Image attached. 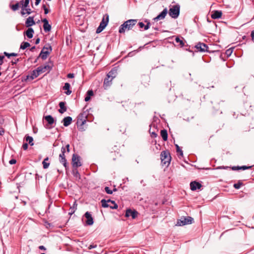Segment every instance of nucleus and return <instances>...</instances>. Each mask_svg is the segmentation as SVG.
<instances>
[{
	"mask_svg": "<svg viewBox=\"0 0 254 254\" xmlns=\"http://www.w3.org/2000/svg\"><path fill=\"white\" fill-rule=\"evenodd\" d=\"M193 221V219L190 216L183 217L177 221V225L178 226H184L187 224H191Z\"/></svg>",
	"mask_w": 254,
	"mask_h": 254,
	"instance_id": "nucleus-7",
	"label": "nucleus"
},
{
	"mask_svg": "<svg viewBox=\"0 0 254 254\" xmlns=\"http://www.w3.org/2000/svg\"><path fill=\"white\" fill-rule=\"evenodd\" d=\"M137 214L138 212L137 211L128 209L126 210L125 216L127 217L131 216L132 219H134L137 217Z\"/></svg>",
	"mask_w": 254,
	"mask_h": 254,
	"instance_id": "nucleus-14",
	"label": "nucleus"
},
{
	"mask_svg": "<svg viewBox=\"0 0 254 254\" xmlns=\"http://www.w3.org/2000/svg\"><path fill=\"white\" fill-rule=\"evenodd\" d=\"M16 163V160L14 159H12L10 160H9V163L11 165L14 164Z\"/></svg>",
	"mask_w": 254,
	"mask_h": 254,
	"instance_id": "nucleus-49",
	"label": "nucleus"
},
{
	"mask_svg": "<svg viewBox=\"0 0 254 254\" xmlns=\"http://www.w3.org/2000/svg\"><path fill=\"white\" fill-rule=\"evenodd\" d=\"M60 162L63 164L65 169L67 168V162L65 157V155L63 153H61L59 155Z\"/></svg>",
	"mask_w": 254,
	"mask_h": 254,
	"instance_id": "nucleus-20",
	"label": "nucleus"
},
{
	"mask_svg": "<svg viewBox=\"0 0 254 254\" xmlns=\"http://www.w3.org/2000/svg\"><path fill=\"white\" fill-rule=\"evenodd\" d=\"M45 120L48 122V124L50 126V127L47 126V128H50L51 127H54V126L53 125L55 123V120L54 118L51 115H48L44 117Z\"/></svg>",
	"mask_w": 254,
	"mask_h": 254,
	"instance_id": "nucleus-16",
	"label": "nucleus"
},
{
	"mask_svg": "<svg viewBox=\"0 0 254 254\" xmlns=\"http://www.w3.org/2000/svg\"><path fill=\"white\" fill-rule=\"evenodd\" d=\"M41 0H36L35 5H38L40 3Z\"/></svg>",
	"mask_w": 254,
	"mask_h": 254,
	"instance_id": "nucleus-64",
	"label": "nucleus"
},
{
	"mask_svg": "<svg viewBox=\"0 0 254 254\" xmlns=\"http://www.w3.org/2000/svg\"><path fill=\"white\" fill-rule=\"evenodd\" d=\"M194 47L196 49L197 51H199L200 52H205L208 51V46L203 43L198 42L194 46Z\"/></svg>",
	"mask_w": 254,
	"mask_h": 254,
	"instance_id": "nucleus-10",
	"label": "nucleus"
},
{
	"mask_svg": "<svg viewBox=\"0 0 254 254\" xmlns=\"http://www.w3.org/2000/svg\"><path fill=\"white\" fill-rule=\"evenodd\" d=\"M59 107L60 109L58 111L61 114H63L66 111L67 108L65 106V103L64 102H60L59 103Z\"/></svg>",
	"mask_w": 254,
	"mask_h": 254,
	"instance_id": "nucleus-21",
	"label": "nucleus"
},
{
	"mask_svg": "<svg viewBox=\"0 0 254 254\" xmlns=\"http://www.w3.org/2000/svg\"><path fill=\"white\" fill-rule=\"evenodd\" d=\"M19 61V59H17V60H16L15 61H11V64L12 65H14V64H16V63Z\"/></svg>",
	"mask_w": 254,
	"mask_h": 254,
	"instance_id": "nucleus-51",
	"label": "nucleus"
},
{
	"mask_svg": "<svg viewBox=\"0 0 254 254\" xmlns=\"http://www.w3.org/2000/svg\"><path fill=\"white\" fill-rule=\"evenodd\" d=\"M4 131L3 128H0V135H2L4 133Z\"/></svg>",
	"mask_w": 254,
	"mask_h": 254,
	"instance_id": "nucleus-59",
	"label": "nucleus"
},
{
	"mask_svg": "<svg viewBox=\"0 0 254 254\" xmlns=\"http://www.w3.org/2000/svg\"><path fill=\"white\" fill-rule=\"evenodd\" d=\"M65 147H63L61 149V153H63L64 154L65 152Z\"/></svg>",
	"mask_w": 254,
	"mask_h": 254,
	"instance_id": "nucleus-54",
	"label": "nucleus"
},
{
	"mask_svg": "<svg viewBox=\"0 0 254 254\" xmlns=\"http://www.w3.org/2000/svg\"><path fill=\"white\" fill-rule=\"evenodd\" d=\"M144 22L146 23V24L144 26V30H146L150 28V22L149 20L146 19Z\"/></svg>",
	"mask_w": 254,
	"mask_h": 254,
	"instance_id": "nucleus-39",
	"label": "nucleus"
},
{
	"mask_svg": "<svg viewBox=\"0 0 254 254\" xmlns=\"http://www.w3.org/2000/svg\"><path fill=\"white\" fill-rule=\"evenodd\" d=\"M10 8L14 11L18 10V9L19 7V3L18 2H17L15 4H10L9 5Z\"/></svg>",
	"mask_w": 254,
	"mask_h": 254,
	"instance_id": "nucleus-34",
	"label": "nucleus"
},
{
	"mask_svg": "<svg viewBox=\"0 0 254 254\" xmlns=\"http://www.w3.org/2000/svg\"><path fill=\"white\" fill-rule=\"evenodd\" d=\"M222 14V13L221 11L215 10L211 14V18L214 19H218L221 17Z\"/></svg>",
	"mask_w": 254,
	"mask_h": 254,
	"instance_id": "nucleus-22",
	"label": "nucleus"
},
{
	"mask_svg": "<svg viewBox=\"0 0 254 254\" xmlns=\"http://www.w3.org/2000/svg\"><path fill=\"white\" fill-rule=\"evenodd\" d=\"M107 201L109 203V202H111V203L113 204V203H115V201L114 200H111L110 199H108V200H107Z\"/></svg>",
	"mask_w": 254,
	"mask_h": 254,
	"instance_id": "nucleus-63",
	"label": "nucleus"
},
{
	"mask_svg": "<svg viewBox=\"0 0 254 254\" xmlns=\"http://www.w3.org/2000/svg\"><path fill=\"white\" fill-rule=\"evenodd\" d=\"M117 75V70L115 68L111 69L107 74V76L110 77V78L114 79Z\"/></svg>",
	"mask_w": 254,
	"mask_h": 254,
	"instance_id": "nucleus-24",
	"label": "nucleus"
},
{
	"mask_svg": "<svg viewBox=\"0 0 254 254\" xmlns=\"http://www.w3.org/2000/svg\"><path fill=\"white\" fill-rule=\"evenodd\" d=\"M113 79L110 78V77L107 76L104 80V83H103V87L104 89L107 90L112 85V80Z\"/></svg>",
	"mask_w": 254,
	"mask_h": 254,
	"instance_id": "nucleus-15",
	"label": "nucleus"
},
{
	"mask_svg": "<svg viewBox=\"0 0 254 254\" xmlns=\"http://www.w3.org/2000/svg\"><path fill=\"white\" fill-rule=\"evenodd\" d=\"M67 76L68 78H73L74 77V74L73 73H69L67 74Z\"/></svg>",
	"mask_w": 254,
	"mask_h": 254,
	"instance_id": "nucleus-55",
	"label": "nucleus"
},
{
	"mask_svg": "<svg viewBox=\"0 0 254 254\" xmlns=\"http://www.w3.org/2000/svg\"><path fill=\"white\" fill-rule=\"evenodd\" d=\"M160 133L163 140L166 141L168 139V133L167 130L165 129L161 130Z\"/></svg>",
	"mask_w": 254,
	"mask_h": 254,
	"instance_id": "nucleus-32",
	"label": "nucleus"
},
{
	"mask_svg": "<svg viewBox=\"0 0 254 254\" xmlns=\"http://www.w3.org/2000/svg\"><path fill=\"white\" fill-rule=\"evenodd\" d=\"M176 147L177 152L179 153L180 155L181 156H183V152L178 144H175Z\"/></svg>",
	"mask_w": 254,
	"mask_h": 254,
	"instance_id": "nucleus-38",
	"label": "nucleus"
},
{
	"mask_svg": "<svg viewBox=\"0 0 254 254\" xmlns=\"http://www.w3.org/2000/svg\"><path fill=\"white\" fill-rule=\"evenodd\" d=\"M40 39L39 38H37L36 40H35V44H38L40 42Z\"/></svg>",
	"mask_w": 254,
	"mask_h": 254,
	"instance_id": "nucleus-56",
	"label": "nucleus"
},
{
	"mask_svg": "<svg viewBox=\"0 0 254 254\" xmlns=\"http://www.w3.org/2000/svg\"><path fill=\"white\" fill-rule=\"evenodd\" d=\"M52 69V66L49 64H46L45 65H41L37 68V69L38 70L39 72L41 74L44 73L46 71L49 72Z\"/></svg>",
	"mask_w": 254,
	"mask_h": 254,
	"instance_id": "nucleus-12",
	"label": "nucleus"
},
{
	"mask_svg": "<svg viewBox=\"0 0 254 254\" xmlns=\"http://www.w3.org/2000/svg\"><path fill=\"white\" fill-rule=\"evenodd\" d=\"M183 40L184 38L183 37H182V39H181L178 36H177L175 38L176 42L179 44L180 47H183L185 46V42H184Z\"/></svg>",
	"mask_w": 254,
	"mask_h": 254,
	"instance_id": "nucleus-31",
	"label": "nucleus"
},
{
	"mask_svg": "<svg viewBox=\"0 0 254 254\" xmlns=\"http://www.w3.org/2000/svg\"><path fill=\"white\" fill-rule=\"evenodd\" d=\"M34 33V31L32 28H28L24 32V34H25L28 38L31 39L33 37Z\"/></svg>",
	"mask_w": 254,
	"mask_h": 254,
	"instance_id": "nucleus-25",
	"label": "nucleus"
},
{
	"mask_svg": "<svg viewBox=\"0 0 254 254\" xmlns=\"http://www.w3.org/2000/svg\"><path fill=\"white\" fill-rule=\"evenodd\" d=\"M101 202L102 203V206L103 207L107 208L110 207V205L108 204V202L105 199H103L101 200Z\"/></svg>",
	"mask_w": 254,
	"mask_h": 254,
	"instance_id": "nucleus-36",
	"label": "nucleus"
},
{
	"mask_svg": "<svg viewBox=\"0 0 254 254\" xmlns=\"http://www.w3.org/2000/svg\"><path fill=\"white\" fill-rule=\"evenodd\" d=\"M4 55L6 56L7 57H8V58H10V57H16V56H18V54H16V53H8L6 52H4Z\"/></svg>",
	"mask_w": 254,
	"mask_h": 254,
	"instance_id": "nucleus-37",
	"label": "nucleus"
},
{
	"mask_svg": "<svg viewBox=\"0 0 254 254\" xmlns=\"http://www.w3.org/2000/svg\"><path fill=\"white\" fill-rule=\"evenodd\" d=\"M252 166H242L241 167H239V166H234L232 168V169L233 170H247V169H251L252 168Z\"/></svg>",
	"mask_w": 254,
	"mask_h": 254,
	"instance_id": "nucleus-26",
	"label": "nucleus"
},
{
	"mask_svg": "<svg viewBox=\"0 0 254 254\" xmlns=\"http://www.w3.org/2000/svg\"><path fill=\"white\" fill-rule=\"evenodd\" d=\"M85 123H86V121H85V120L82 121V122H81V124H80V130H81V129H82L81 127H82V126H83V125L85 124Z\"/></svg>",
	"mask_w": 254,
	"mask_h": 254,
	"instance_id": "nucleus-58",
	"label": "nucleus"
},
{
	"mask_svg": "<svg viewBox=\"0 0 254 254\" xmlns=\"http://www.w3.org/2000/svg\"><path fill=\"white\" fill-rule=\"evenodd\" d=\"M118 207V205H117V204H116L115 202V203H113V205H110V208H111V209H117Z\"/></svg>",
	"mask_w": 254,
	"mask_h": 254,
	"instance_id": "nucleus-46",
	"label": "nucleus"
},
{
	"mask_svg": "<svg viewBox=\"0 0 254 254\" xmlns=\"http://www.w3.org/2000/svg\"><path fill=\"white\" fill-rule=\"evenodd\" d=\"M30 46V44L27 42H23L20 45V49L24 50Z\"/></svg>",
	"mask_w": 254,
	"mask_h": 254,
	"instance_id": "nucleus-35",
	"label": "nucleus"
},
{
	"mask_svg": "<svg viewBox=\"0 0 254 254\" xmlns=\"http://www.w3.org/2000/svg\"><path fill=\"white\" fill-rule=\"evenodd\" d=\"M251 37L252 38L253 41L254 42V31H252Z\"/></svg>",
	"mask_w": 254,
	"mask_h": 254,
	"instance_id": "nucleus-60",
	"label": "nucleus"
},
{
	"mask_svg": "<svg viewBox=\"0 0 254 254\" xmlns=\"http://www.w3.org/2000/svg\"><path fill=\"white\" fill-rule=\"evenodd\" d=\"M65 149H67V152H69V144H67L66 146H65Z\"/></svg>",
	"mask_w": 254,
	"mask_h": 254,
	"instance_id": "nucleus-62",
	"label": "nucleus"
},
{
	"mask_svg": "<svg viewBox=\"0 0 254 254\" xmlns=\"http://www.w3.org/2000/svg\"><path fill=\"white\" fill-rule=\"evenodd\" d=\"M105 190L107 193L109 194H111L113 192V191L111 190L108 187H106L105 188Z\"/></svg>",
	"mask_w": 254,
	"mask_h": 254,
	"instance_id": "nucleus-42",
	"label": "nucleus"
},
{
	"mask_svg": "<svg viewBox=\"0 0 254 254\" xmlns=\"http://www.w3.org/2000/svg\"><path fill=\"white\" fill-rule=\"evenodd\" d=\"M32 12V11L30 8L26 7L25 8H21V14L24 15L26 13L30 14Z\"/></svg>",
	"mask_w": 254,
	"mask_h": 254,
	"instance_id": "nucleus-29",
	"label": "nucleus"
},
{
	"mask_svg": "<svg viewBox=\"0 0 254 254\" xmlns=\"http://www.w3.org/2000/svg\"><path fill=\"white\" fill-rule=\"evenodd\" d=\"M161 162L164 165L170 164L171 160V157L170 152L168 150L163 151L160 154Z\"/></svg>",
	"mask_w": 254,
	"mask_h": 254,
	"instance_id": "nucleus-6",
	"label": "nucleus"
},
{
	"mask_svg": "<svg viewBox=\"0 0 254 254\" xmlns=\"http://www.w3.org/2000/svg\"><path fill=\"white\" fill-rule=\"evenodd\" d=\"M96 247H97V245H90L89 246V248H89V249H90H90H93V248H96Z\"/></svg>",
	"mask_w": 254,
	"mask_h": 254,
	"instance_id": "nucleus-57",
	"label": "nucleus"
},
{
	"mask_svg": "<svg viewBox=\"0 0 254 254\" xmlns=\"http://www.w3.org/2000/svg\"><path fill=\"white\" fill-rule=\"evenodd\" d=\"M35 24V22L34 20V17L29 16L28 18H27L26 21H25V25L27 27H29L34 25Z\"/></svg>",
	"mask_w": 254,
	"mask_h": 254,
	"instance_id": "nucleus-19",
	"label": "nucleus"
},
{
	"mask_svg": "<svg viewBox=\"0 0 254 254\" xmlns=\"http://www.w3.org/2000/svg\"><path fill=\"white\" fill-rule=\"evenodd\" d=\"M201 187V184L196 181H193L190 183V189L193 191L196 190L197 189H200Z\"/></svg>",
	"mask_w": 254,
	"mask_h": 254,
	"instance_id": "nucleus-17",
	"label": "nucleus"
},
{
	"mask_svg": "<svg viewBox=\"0 0 254 254\" xmlns=\"http://www.w3.org/2000/svg\"><path fill=\"white\" fill-rule=\"evenodd\" d=\"M180 12V5L179 4L171 5L168 11L169 15L173 18H177Z\"/></svg>",
	"mask_w": 254,
	"mask_h": 254,
	"instance_id": "nucleus-3",
	"label": "nucleus"
},
{
	"mask_svg": "<svg viewBox=\"0 0 254 254\" xmlns=\"http://www.w3.org/2000/svg\"><path fill=\"white\" fill-rule=\"evenodd\" d=\"M44 23L43 28L45 32H49L51 29V26L49 24L48 20L46 18L42 20Z\"/></svg>",
	"mask_w": 254,
	"mask_h": 254,
	"instance_id": "nucleus-18",
	"label": "nucleus"
},
{
	"mask_svg": "<svg viewBox=\"0 0 254 254\" xmlns=\"http://www.w3.org/2000/svg\"><path fill=\"white\" fill-rule=\"evenodd\" d=\"M84 217L86 218L85 224L86 225H92L93 224V218L90 212H86L84 214Z\"/></svg>",
	"mask_w": 254,
	"mask_h": 254,
	"instance_id": "nucleus-11",
	"label": "nucleus"
},
{
	"mask_svg": "<svg viewBox=\"0 0 254 254\" xmlns=\"http://www.w3.org/2000/svg\"><path fill=\"white\" fill-rule=\"evenodd\" d=\"M109 22V16L107 15L106 19L103 17L99 26L96 29V33H100L106 27Z\"/></svg>",
	"mask_w": 254,
	"mask_h": 254,
	"instance_id": "nucleus-8",
	"label": "nucleus"
},
{
	"mask_svg": "<svg viewBox=\"0 0 254 254\" xmlns=\"http://www.w3.org/2000/svg\"><path fill=\"white\" fill-rule=\"evenodd\" d=\"M137 19H129L125 21L119 27V32L120 33H125L126 30H129L136 24Z\"/></svg>",
	"mask_w": 254,
	"mask_h": 254,
	"instance_id": "nucleus-2",
	"label": "nucleus"
},
{
	"mask_svg": "<svg viewBox=\"0 0 254 254\" xmlns=\"http://www.w3.org/2000/svg\"><path fill=\"white\" fill-rule=\"evenodd\" d=\"M242 185L243 183L241 182H239L237 183L234 184L233 186L235 189H239Z\"/></svg>",
	"mask_w": 254,
	"mask_h": 254,
	"instance_id": "nucleus-40",
	"label": "nucleus"
},
{
	"mask_svg": "<svg viewBox=\"0 0 254 254\" xmlns=\"http://www.w3.org/2000/svg\"><path fill=\"white\" fill-rule=\"evenodd\" d=\"M25 139L27 142H28L30 145L33 146L34 145L33 138L32 136L27 135L25 137Z\"/></svg>",
	"mask_w": 254,
	"mask_h": 254,
	"instance_id": "nucleus-33",
	"label": "nucleus"
},
{
	"mask_svg": "<svg viewBox=\"0 0 254 254\" xmlns=\"http://www.w3.org/2000/svg\"><path fill=\"white\" fill-rule=\"evenodd\" d=\"M40 74V73L36 68V69L33 70L30 74L26 76V78L25 79V81H32L37 77Z\"/></svg>",
	"mask_w": 254,
	"mask_h": 254,
	"instance_id": "nucleus-9",
	"label": "nucleus"
},
{
	"mask_svg": "<svg viewBox=\"0 0 254 254\" xmlns=\"http://www.w3.org/2000/svg\"><path fill=\"white\" fill-rule=\"evenodd\" d=\"M130 104V102H128V101H127V102H125L123 104V106L125 108H127L126 110H127L128 109H129V108L127 107L128 106V104Z\"/></svg>",
	"mask_w": 254,
	"mask_h": 254,
	"instance_id": "nucleus-45",
	"label": "nucleus"
},
{
	"mask_svg": "<svg viewBox=\"0 0 254 254\" xmlns=\"http://www.w3.org/2000/svg\"><path fill=\"white\" fill-rule=\"evenodd\" d=\"M42 7L44 10V13L45 14H47L49 12V9L46 7V6L45 4L43 5Z\"/></svg>",
	"mask_w": 254,
	"mask_h": 254,
	"instance_id": "nucleus-44",
	"label": "nucleus"
},
{
	"mask_svg": "<svg viewBox=\"0 0 254 254\" xmlns=\"http://www.w3.org/2000/svg\"><path fill=\"white\" fill-rule=\"evenodd\" d=\"M39 249L41 250L46 251V248L43 246H40L39 247Z\"/></svg>",
	"mask_w": 254,
	"mask_h": 254,
	"instance_id": "nucleus-53",
	"label": "nucleus"
},
{
	"mask_svg": "<svg viewBox=\"0 0 254 254\" xmlns=\"http://www.w3.org/2000/svg\"><path fill=\"white\" fill-rule=\"evenodd\" d=\"M232 52V51L231 50V49H228L227 50H226V54L227 55V56H230L231 53Z\"/></svg>",
	"mask_w": 254,
	"mask_h": 254,
	"instance_id": "nucleus-50",
	"label": "nucleus"
},
{
	"mask_svg": "<svg viewBox=\"0 0 254 254\" xmlns=\"http://www.w3.org/2000/svg\"><path fill=\"white\" fill-rule=\"evenodd\" d=\"M70 86V85L69 83H65L63 87V89L66 90V91L65 92V93L66 95H70L71 93V91L69 90Z\"/></svg>",
	"mask_w": 254,
	"mask_h": 254,
	"instance_id": "nucleus-30",
	"label": "nucleus"
},
{
	"mask_svg": "<svg viewBox=\"0 0 254 254\" xmlns=\"http://www.w3.org/2000/svg\"><path fill=\"white\" fill-rule=\"evenodd\" d=\"M151 134L152 137H156L157 136V134L155 132H152L151 133Z\"/></svg>",
	"mask_w": 254,
	"mask_h": 254,
	"instance_id": "nucleus-52",
	"label": "nucleus"
},
{
	"mask_svg": "<svg viewBox=\"0 0 254 254\" xmlns=\"http://www.w3.org/2000/svg\"><path fill=\"white\" fill-rule=\"evenodd\" d=\"M138 25L140 28H144L145 24L142 22H138Z\"/></svg>",
	"mask_w": 254,
	"mask_h": 254,
	"instance_id": "nucleus-48",
	"label": "nucleus"
},
{
	"mask_svg": "<svg viewBox=\"0 0 254 254\" xmlns=\"http://www.w3.org/2000/svg\"><path fill=\"white\" fill-rule=\"evenodd\" d=\"M18 2L19 3V6L21 5V7H22V6H23V5L24 4V0H20Z\"/></svg>",
	"mask_w": 254,
	"mask_h": 254,
	"instance_id": "nucleus-61",
	"label": "nucleus"
},
{
	"mask_svg": "<svg viewBox=\"0 0 254 254\" xmlns=\"http://www.w3.org/2000/svg\"><path fill=\"white\" fill-rule=\"evenodd\" d=\"M28 143H24L23 144V145H22V148L24 150H26L28 148Z\"/></svg>",
	"mask_w": 254,
	"mask_h": 254,
	"instance_id": "nucleus-47",
	"label": "nucleus"
},
{
	"mask_svg": "<svg viewBox=\"0 0 254 254\" xmlns=\"http://www.w3.org/2000/svg\"><path fill=\"white\" fill-rule=\"evenodd\" d=\"M72 174L77 179H79L78 168L79 166V158L78 155L73 154L72 157Z\"/></svg>",
	"mask_w": 254,
	"mask_h": 254,
	"instance_id": "nucleus-1",
	"label": "nucleus"
},
{
	"mask_svg": "<svg viewBox=\"0 0 254 254\" xmlns=\"http://www.w3.org/2000/svg\"><path fill=\"white\" fill-rule=\"evenodd\" d=\"M42 164H43V168L44 169L48 168L49 167V165H50V163H47L46 161H43Z\"/></svg>",
	"mask_w": 254,
	"mask_h": 254,
	"instance_id": "nucleus-43",
	"label": "nucleus"
},
{
	"mask_svg": "<svg viewBox=\"0 0 254 254\" xmlns=\"http://www.w3.org/2000/svg\"><path fill=\"white\" fill-rule=\"evenodd\" d=\"M168 13V10L167 8H165L163 9V10L158 14L156 17L153 18V20L155 21H157L160 20H162L165 18Z\"/></svg>",
	"mask_w": 254,
	"mask_h": 254,
	"instance_id": "nucleus-13",
	"label": "nucleus"
},
{
	"mask_svg": "<svg viewBox=\"0 0 254 254\" xmlns=\"http://www.w3.org/2000/svg\"><path fill=\"white\" fill-rule=\"evenodd\" d=\"M69 12L75 22L79 21V11L77 6L75 4H72L70 8Z\"/></svg>",
	"mask_w": 254,
	"mask_h": 254,
	"instance_id": "nucleus-5",
	"label": "nucleus"
},
{
	"mask_svg": "<svg viewBox=\"0 0 254 254\" xmlns=\"http://www.w3.org/2000/svg\"><path fill=\"white\" fill-rule=\"evenodd\" d=\"M94 94L93 91L92 90H88L86 94V97H85V101L87 102L89 101L91 99V97Z\"/></svg>",
	"mask_w": 254,
	"mask_h": 254,
	"instance_id": "nucleus-28",
	"label": "nucleus"
},
{
	"mask_svg": "<svg viewBox=\"0 0 254 254\" xmlns=\"http://www.w3.org/2000/svg\"><path fill=\"white\" fill-rule=\"evenodd\" d=\"M29 1H30V0H24V4L23 5V6H22L21 8H25L26 7H28Z\"/></svg>",
	"mask_w": 254,
	"mask_h": 254,
	"instance_id": "nucleus-41",
	"label": "nucleus"
},
{
	"mask_svg": "<svg viewBox=\"0 0 254 254\" xmlns=\"http://www.w3.org/2000/svg\"><path fill=\"white\" fill-rule=\"evenodd\" d=\"M52 51V47L49 44L45 46L41 50L37 59L40 57L43 60H46Z\"/></svg>",
	"mask_w": 254,
	"mask_h": 254,
	"instance_id": "nucleus-4",
	"label": "nucleus"
},
{
	"mask_svg": "<svg viewBox=\"0 0 254 254\" xmlns=\"http://www.w3.org/2000/svg\"><path fill=\"white\" fill-rule=\"evenodd\" d=\"M71 122L72 118L69 116L64 118L62 121V122L63 123L64 126V127L68 126L69 125H70Z\"/></svg>",
	"mask_w": 254,
	"mask_h": 254,
	"instance_id": "nucleus-23",
	"label": "nucleus"
},
{
	"mask_svg": "<svg viewBox=\"0 0 254 254\" xmlns=\"http://www.w3.org/2000/svg\"><path fill=\"white\" fill-rule=\"evenodd\" d=\"M77 204L76 203V201H74L73 205L72 206H70L69 208V211L68 212V214L71 215L72 214H73L75 211V210L77 209Z\"/></svg>",
	"mask_w": 254,
	"mask_h": 254,
	"instance_id": "nucleus-27",
	"label": "nucleus"
}]
</instances>
